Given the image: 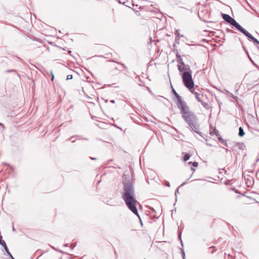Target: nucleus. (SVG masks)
Wrapping results in <instances>:
<instances>
[{
  "label": "nucleus",
  "instance_id": "nucleus-1",
  "mask_svg": "<svg viewBox=\"0 0 259 259\" xmlns=\"http://www.w3.org/2000/svg\"><path fill=\"white\" fill-rule=\"evenodd\" d=\"M123 192L122 198L124 201L128 208L135 214L140 216L136 207L137 201L136 199L135 193L132 183L130 181L123 183Z\"/></svg>",
  "mask_w": 259,
  "mask_h": 259
},
{
  "label": "nucleus",
  "instance_id": "nucleus-2",
  "mask_svg": "<svg viewBox=\"0 0 259 259\" xmlns=\"http://www.w3.org/2000/svg\"><path fill=\"white\" fill-rule=\"evenodd\" d=\"M178 108L180 110L183 118L189 124L191 128L194 132L198 130L196 124V118L194 113L191 111L187 104L182 103Z\"/></svg>",
  "mask_w": 259,
  "mask_h": 259
},
{
  "label": "nucleus",
  "instance_id": "nucleus-3",
  "mask_svg": "<svg viewBox=\"0 0 259 259\" xmlns=\"http://www.w3.org/2000/svg\"><path fill=\"white\" fill-rule=\"evenodd\" d=\"M182 80L185 86L189 90L194 88V81L192 77V71L189 69V71H184L182 74Z\"/></svg>",
  "mask_w": 259,
  "mask_h": 259
},
{
  "label": "nucleus",
  "instance_id": "nucleus-4",
  "mask_svg": "<svg viewBox=\"0 0 259 259\" xmlns=\"http://www.w3.org/2000/svg\"><path fill=\"white\" fill-rule=\"evenodd\" d=\"M177 61L178 62V68L180 72H182L185 71H189V69H190L189 67L187 68L186 67L182 59L180 57L178 59Z\"/></svg>",
  "mask_w": 259,
  "mask_h": 259
},
{
  "label": "nucleus",
  "instance_id": "nucleus-5",
  "mask_svg": "<svg viewBox=\"0 0 259 259\" xmlns=\"http://www.w3.org/2000/svg\"><path fill=\"white\" fill-rule=\"evenodd\" d=\"M190 91L195 96V98L198 100V102H201L203 97V94L198 90L196 91L193 88Z\"/></svg>",
  "mask_w": 259,
  "mask_h": 259
},
{
  "label": "nucleus",
  "instance_id": "nucleus-6",
  "mask_svg": "<svg viewBox=\"0 0 259 259\" xmlns=\"http://www.w3.org/2000/svg\"><path fill=\"white\" fill-rule=\"evenodd\" d=\"M231 25L235 27L237 30L242 32L243 34H244L247 31L245 29L242 27L236 21V20L234 21Z\"/></svg>",
  "mask_w": 259,
  "mask_h": 259
},
{
  "label": "nucleus",
  "instance_id": "nucleus-7",
  "mask_svg": "<svg viewBox=\"0 0 259 259\" xmlns=\"http://www.w3.org/2000/svg\"><path fill=\"white\" fill-rule=\"evenodd\" d=\"M222 17L224 20H225L227 22L229 23L231 25H232L235 20L228 14H222Z\"/></svg>",
  "mask_w": 259,
  "mask_h": 259
},
{
  "label": "nucleus",
  "instance_id": "nucleus-8",
  "mask_svg": "<svg viewBox=\"0 0 259 259\" xmlns=\"http://www.w3.org/2000/svg\"><path fill=\"white\" fill-rule=\"evenodd\" d=\"M175 95L177 99V102L176 104L178 106V108L181 107L182 106L181 105L182 104V103H184V104H186L185 101L182 100L181 97L178 93H176Z\"/></svg>",
  "mask_w": 259,
  "mask_h": 259
},
{
  "label": "nucleus",
  "instance_id": "nucleus-9",
  "mask_svg": "<svg viewBox=\"0 0 259 259\" xmlns=\"http://www.w3.org/2000/svg\"><path fill=\"white\" fill-rule=\"evenodd\" d=\"M244 35L247 37L248 38L250 39L251 41H253L255 38H254L250 33H249L248 31H246V32L244 34Z\"/></svg>",
  "mask_w": 259,
  "mask_h": 259
},
{
  "label": "nucleus",
  "instance_id": "nucleus-10",
  "mask_svg": "<svg viewBox=\"0 0 259 259\" xmlns=\"http://www.w3.org/2000/svg\"><path fill=\"white\" fill-rule=\"evenodd\" d=\"M244 35L247 37L248 38L250 39L251 41H253L255 38H254L250 33H249L248 31H246V32L244 34Z\"/></svg>",
  "mask_w": 259,
  "mask_h": 259
},
{
  "label": "nucleus",
  "instance_id": "nucleus-11",
  "mask_svg": "<svg viewBox=\"0 0 259 259\" xmlns=\"http://www.w3.org/2000/svg\"><path fill=\"white\" fill-rule=\"evenodd\" d=\"M245 135V133L244 132V130L242 128V127H240L239 128V133H238V135L240 136V137H243Z\"/></svg>",
  "mask_w": 259,
  "mask_h": 259
},
{
  "label": "nucleus",
  "instance_id": "nucleus-12",
  "mask_svg": "<svg viewBox=\"0 0 259 259\" xmlns=\"http://www.w3.org/2000/svg\"><path fill=\"white\" fill-rule=\"evenodd\" d=\"M175 35H176L177 38L179 39L181 37H184L183 35H181L180 33V30H176L175 32Z\"/></svg>",
  "mask_w": 259,
  "mask_h": 259
},
{
  "label": "nucleus",
  "instance_id": "nucleus-13",
  "mask_svg": "<svg viewBox=\"0 0 259 259\" xmlns=\"http://www.w3.org/2000/svg\"><path fill=\"white\" fill-rule=\"evenodd\" d=\"M199 102L201 103L202 106L205 109H207L209 108L208 104L207 103L203 102L202 100H201V102Z\"/></svg>",
  "mask_w": 259,
  "mask_h": 259
},
{
  "label": "nucleus",
  "instance_id": "nucleus-14",
  "mask_svg": "<svg viewBox=\"0 0 259 259\" xmlns=\"http://www.w3.org/2000/svg\"><path fill=\"white\" fill-rule=\"evenodd\" d=\"M190 157V155L188 153L186 154L183 157V160L184 161H187L189 159Z\"/></svg>",
  "mask_w": 259,
  "mask_h": 259
},
{
  "label": "nucleus",
  "instance_id": "nucleus-15",
  "mask_svg": "<svg viewBox=\"0 0 259 259\" xmlns=\"http://www.w3.org/2000/svg\"><path fill=\"white\" fill-rule=\"evenodd\" d=\"M189 164H192V165L194 167H197L198 165V162H189L188 163Z\"/></svg>",
  "mask_w": 259,
  "mask_h": 259
},
{
  "label": "nucleus",
  "instance_id": "nucleus-16",
  "mask_svg": "<svg viewBox=\"0 0 259 259\" xmlns=\"http://www.w3.org/2000/svg\"><path fill=\"white\" fill-rule=\"evenodd\" d=\"M6 251L7 252V253L9 254V255L10 256V257L11 258V259H14V258L13 257V256L12 255V254L10 253V252L9 251V249L8 248H7V249H5Z\"/></svg>",
  "mask_w": 259,
  "mask_h": 259
},
{
  "label": "nucleus",
  "instance_id": "nucleus-17",
  "mask_svg": "<svg viewBox=\"0 0 259 259\" xmlns=\"http://www.w3.org/2000/svg\"><path fill=\"white\" fill-rule=\"evenodd\" d=\"M230 96L232 98L237 100L238 99V98L236 96H235L233 94L230 93Z\"/></svg>",
  "mask_w": 259,
  "mask_h": 259
},
{
  "label": "nucleus",
  "instance_id": "nucleus-18",
  "mask_svg": "<svg viewBox=\"0 0 259 259\" xmlns=\"http://www.w3.org/2000/svg\"><path fill=\"white\" fill-rule=\"evenodd\" d=\"M253 42L256 45H259V41L255 38L253 41Z\"/></svg>",
  "mask_w": 259,
  "mask_h": 259
},
{
  "label": "nucleus",
  "instance_id": "nucleus-19",
  "mask_svg": "<svg viewBox=\"0 0 259 259\" xmlns=\"http://www.w3.org/2000/svg\"><path fill=\"white\" fill-rule=\"evenodd\" d=\"M72 78V75H68L67 76V78L66 79L67 80H69V79H71Z\"/></svg>",
  "mask_w": 259,
  "mask_h": 259
},
{
  "label": "nucleus",
  "instance_id": "nucleus-20",
  "mask_svg": "<svg viewBox=\"0 0 259 259\" xmlns=\"http://www.w3.org/2000/svg\"><path fill=\"white\" fill-rule=\"evenodd\" d=\"M214 246H211L210 248H209V249H210V250L211 249H214ZM210 251L211 253H213L214 251H213V250H212V251Z\"/></svg>",
  "mask_w": 259,
  "mask_h": 259
},
{
  "label": "nucleus",
  "instance_id": "nucleus-21",
  "mask_svg": "<svg viewBox=\"0 0 259 259\" xmlns=\"http://www.w3.org/2000/svg\"><path fill=\"white\" fill-rule=\"evenodd\" d=\"M172 93H173L174 95H175V94H176V93H177L176 92V91L175 90V89H172Z\"/></svg>",
  "mask_w": 259,
  "mask_h": 259
},
{
  "label": "nucleus",
  "instance_id": "nucleus-22",
  "mask_svg": "<svg viewBox=\"0 0 259 259\" xmlns=\"http://www.w3.org/2000/svg\"><path fill=\"white\" fill-rule=\"evenodd\" d=\"M191 178V177H190V178H189V179H188L186 182H184V183L182 185V186L184 185L187 183V181H188V180H189Z\"/></svg>",
  "mask_w": 259,
  "mask_h": 259
},
{
  "label": "nucleus",
  "instance_id": "nucleus-23",
  "mask_svg": "<svg viewBox=\"0 0 259 259\" xmlns=\"http://www.w3.org/2000/svg\"><path fill=\"white\" fill-rule=\"evenodd\" d=\"M182 256H183V259H185V253L184 252H183Z\"/></svg>",
  "mask_w": 259,
  "mask_h": 259
},
{
  "label": "nucleus",
  "instance_id": "nucleus-24",
  "mask_svg": "<svg viewBox=\"0 0 259 259\" xmlns=\"http://www.w3.org/2000/svg\"><path fill=\"white\" fill-rule=\"evenodd\" d=\"M52 80H53V79L54 78V75L53 73L52 74Z\"/></svg>",
  "mask_w": 259,
  "mask_h": 259
},
{
  "label": "nucleus",
  "instance_id": "nucleus-25",
  "mask_svg": "<svg viewBox=\"0 0 259 259\" xmlns=\"http://www.w3.org/2000/svg\"><path fill=\"white\" fill-rule=\"evenodd\" d=\"M110 102H111V103H115V101H114V100H111V101H110Z\"/></svg>",
  "mask_w": 259,
  "mask_h": 259
},
{
  "label": "nucleus",
  "instance_id": "nucleus-26",
  "mask_svg": "<svg viewBox=\"0 0 259 259\" xmlns=\"http://www.w3.org/2000/svg\"><path fill=\"white\" fill-rule=\"evenodd\" d=\"M0 125L2 126L3 129L4 128V126L2 123H0Z\"/></svg>",
  "mask_w": 259,
  "mask_h": 259
},
{
  "label": "nucleus",
  "instance_id": "nucleus-27",
  "mask_svg": "<svg viewBox=\"0 0 259 259\" xmlns=\"http://www.w3.org/2000/svg\"><path fill=\"white\" fill-rule=\"evenodd\" d=\"M121 65L125 68H126L124 64L121 63Z\"/></svg>",
  "mask_w": 259,
  "mask_h": 259
},
{
  "label": "nucleus",
  "instance_id": "nucleus-28",
  "mask_svg": "<svg viewBox=\"0 0 259 259\" xmlns=\"http://www.w3.org/2000/svg\"><path fill=\"white\" fill-rule=\"evenodd\" d=\"M227 32H232L231 30H230L229 29H227Z\"/></svg>",
  "mask_w": 259,
  "mask_h": 259
},
{
  "label": "nucleus",
  "instance_id": "nucleus-29",
  "mask_svg": "<svg viewBox=\"0 0 259 259\" xmlns=\"http://www.w3.org/2000/svg\"><path fill=\"white\" fill-rule=\"evenodd\" d=\"M191 170H193V171H194L195 170L194 168H191Z\"/></svg>",
  "mask_w": 259,
  "mask_h": 259
},
{
  "label": "nucleus",
  "instance_id": "nucleus-30",
  "mask_svg": "<svg viewBox=\"0 0 259 259\" xmlns=\"http://www.w3.org/2000/svg\"><path fill=\"white\" fill-rule=\"evenodd\" d=\"M178 192H179V190H178V189H177L176 192V194L177 193H178Z\"/></svg>",
  "mask_w": 259,
  "mask_h": 259
},
{
  "label": "nucleus",
  "instance_id": "nucleus-31",
  "mask_svg": "<svg viewBox=\"0 0 259 259\" xmlns=\"http://www.w3.org/2000/svg\"><path fill=\"white\" fill-rule=\"evenodd\" d=\"M256 45L257 48L259 49V45Z\"/></svg>",
  "mask_w": 259,
  "mask_h": 259
},
{
  "label": "nucleus",
  "instance_id": "nucleus-32",
  "mask_svg": "<svg viewBox=\"0 0 259 259\" xmlns=\"http://www.w3.org/2000/svg\"><path fill=\"white\" fill-rule=\"evenodd\" d=\"M13 231H15V229H14V227H13Z\"/></svg>",
  "mask_w": 259,
  "mask_h": 259
},
{
  "label": "nucleus",
  "instance_id": "nucleus-33",
  "mask_svg": "<svg viewBox=\"0 0 259 259\" xmlns=\"http://www.w3.org/2000/svg\"><path fill=\"white\" fill-rule=\"evenodd\" d=\"M167 186L169 187L170 186V185L169 184H167Z\"/></svg>",
  "mask_w": 259,
  "mask_h": 259
}]
</instances>
